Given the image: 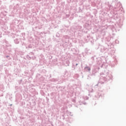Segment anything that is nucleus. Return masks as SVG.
Returning <instances> with one entry per match:
<instances>
[{"mask_svg": "<svg viewBox=\"0 0 126 126\" xmlns=\"http://www.w3.org/2000/svg\"><path fill=\"white\" fill-rule=\"evenodd\" d=\"M85 69H87L88 71H90V67H85Z\"/></svg>", "mask_w": 126, "mask_h": 126, "instance_id": "1", "label": "nucleus"}]
</instances>
